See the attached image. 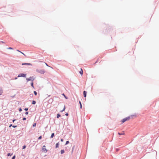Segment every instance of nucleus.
Segmentation results:
<instances>
[{
    "label": "nucleus",
    "instance_id": "4c0bfd02",
    "mask_svg": "<svg viewBox=\"0 0 159 159\" xmlns=\"http://www.w3.org/2000/svg\"><path fill=\"white\" fill-rule=\"evenodd\" d=\"M12 126V125L11 124L9 126V127H10L11 126Z\"/></svg>",
    "mask_w": 159,
    "mask_h": 159
},
{
    "label": "nucleus",
    "instance_id": "4be33fe9",
    "mask_svg": "<svg viewBox=\"0 0 159 159\" xmlns=\"http://www.w3.org/2000/svg\"><path fill=\"white\" fill-rule=\"evenodd\" d=\"M34 94H35V95H37V93L36 91H34Z\"/></svg>",
    "mask_w": 159,
    "mask_h": 159
},
{
    "label": "nucleus",
    "instance_id": "7c9ffc66",
    "mask_svg": "<svg viewBox=\"0 0 159 159\" xmlns=\"http://www.w3.org/2000/svg\"><path fill=\"white\" fill-rule=\"evenodd\" d=\"M62 95H63L64 96V97H65L66 99H67V98H66V96L64 95V93H63V94H62Z\"/></svg>",
    "mask_w": 159,
    "mask_h": 159
},
{
    "label": "nucleus",
    "instance_id": "a19ab883",
    "mask_svg": "<svg viewBox=\"0 0 159 159\" xmlns=\"http://www.w3.org/2000/svg\"><path fill=\"white\" fill-rule=\"evenodd\" d=\"M17 79V78H15V79Z\"/></svg>",
    "mask_w": 159,
    "mask_h": 159
},
{
    "label": "nucleus",
    "instance_id": "cd10ccee",
    "mask_svg": "<svg viewBox=\"0 0 159 159\" xmlns=\"http://www.w3.org/2000/svg\"><path fill=\"white\" fill-rule=\"evenodd\" d=\"M15 156L14 155V156H13L12 158V159H15Z\"/></svg>",
    "mask_w": 159,
    "mask_h": 159
},
{
    "label": "nucleus",
    "instance_id": "2f4dec72",
    "mask_svg": "<svg viewBox=\"0 0 159 159\" xmlns=\"http://www.w3.org/2000/svg\"><path fill=\"white\" fill-rule=\"evenodd\" d=\"M25 114L26 115H28V112H26L25 113Z\"/></svg>",
    "mask_w": 159,
    "mask_h": 159
},
{
    "label": "nucleus",
    "instance_id": "bb28decb",
    "mask_svg": "<svg viewBox=\"0 0 159 159\" xmlns=\"http://www.w3.org/2000/svg\"><path fill=\"white\" fill-rule=\"evenodd\" d=\"M36 125V124L35 123L33 125V127H35Z\"/></svg>",
    "mask_w": 159,
    "mask_h": 159
},
{
    "label": "nucleus",
    "instance_id": "72a5a7b5",
    "mask_svg": "<svg viewBox=\"0 0 159 159\" xmlns=\"http://www.w3.org/2000/svg\"><path fill=\"white\" fill-rule=\"evenodd\" d=\"M45 63V64H46V65L47 66H49L47 64V63Z\"/></svg>",
    "mask_w": 159,
    "mask_h": 159
},
{
    "label": "nucleus",
    "instance_id": "ddd939ff",
    "mask_svg": "<svg viewBox=\"0 0 159 159\" xmlns=\"http://www.w3.org/2000/svg\"><path fill=\"white\" fill-rule=\"evenodd\" d=\"M65 109H66L65 106V105H64V108H63V110L61 111V112H63V111H64L65 110Z\"/></svg>",
    "mask_w": 159,
    "mask_h": 159
},
{
    "label": "nucleus",
    "instance_id": "58836bf2",
    "mask_svg": "<svg viewBox=\"0 0 159 159\" xmlns=\"http://www.w3.org/2000/svg\"><path fill=\"white\" fill-rule=\"evenodd\" d=\"M15 120H13V122H14Z\"/></svg>",
    "mask_w": 159,
    "mask_h": 159
},
{
    "label": "nucleus",
    "instance_id": "e433bc0d",
    "mask_svg": "<svg viewBox=\"0 0 159 159\" xmlns=\"http://www.w3.org/2000/svg\"><path fill=\"white\" fill-rule=\"evenodd\" d=\"M65 115L66 116H68V113H66L65 114Z\"/></svg>",
    "mask_w": 159,
    "mask_h": 159
},
{
    "label": "nucleus",
    "instance_id": "9d476101",
    "mask_svg": "<svg viewBox=\"0 0 159 159\" xmlns=\"http://www.w3.org/2000/svg\"><path fill=\"white\" fill-rule=\"evenodd\" d=\"M59 143H57L56 144V148H58L59 147Z\"/></svg>",
    "mask_w": 159,
    "mask_h": 159
},
{
    "label": "nucleus",
    "instance_id": "0eeeda50",
    "mask_svg": "<svg viewBox=\"0 0 159 159\" xmlns=\"http://www.w3.org/2000/svg\"><path fill=\"white\" fill-rule=\"evenodd\" d=\"M86 93H87V92L86 91H84L83 94H84V97H86Z\"/></svg>",
    "mask_w": 159,
    "mask_h": 159
},
{
    "label": "nucleus",
    "instance_id": "a211bd4d",
    "mask_svg": "<svg viewBox=\"0 0 159 159\" xmlns=\"http://www.w3.org/2000/svg\"><path fill=\"white\" fill-rule=\"evenodd\" d=\"M61 116V115L60 114H58L57 115V118H58Z\"/></svg>",
    "mask_w": 159,
    "mask_h": 159
},
{
    "label": "nucleus",
    "instance_id": "ea45409f",
    "mask_svg": "<svg viewBox=\"0 0 159 159\" xmlns=\"http://www.w3.org/2000/svg\"><path fill=\"white\" fill-rule=\"evenodd\" d=\"M2 43H4V42H2Z\"/></svg>",
    "mask_w": 159,
    "mask_h": 159
},
{
    "label": "nucleus",
    "instance_id": "20e7f679",
    "mask_svg": "<svg viewBox=\"0 0 159 159\" xmlns=\"http://www.w3.org/2000/svg\"><path fill=\"white\" fill-rule=\"evenodd\" d=\"M26 74H20L18 76V77H25L26 76Z\"/></svg>",
    "mask_w": 159,
    "mask_h": 159
},
{
    "label": "nucleus",
    "instance_id": "c9c22d12",
    "mask_svg": "<svg viewBox=\"0 0 159 159\" xmlns=\"http://www.w3.org/2000/svg\"><path fill=\"white\" fill-rule=\"evenodd\" d=\"M61 142H63V139H61Z\"/></svg>",
    "mask_w": 159,
    "mask_h": 159
},
{
    "label": "nucleus",
    "instance_id": "f3484780",
    "mask_svg": "<svg viewBox=\"0 0 159 159\" xmlns=\"http://www.w3.org/2000/svg\"><path fill=\"white\" fill-rule=\"evenodd\" d=\"M16 51H18V52H20L22 54H23L24 55H25V54L23 53L22 52H20V51H19L18 50H17Z\"/></svg>",
    "mask_w": 159,
    "mask_h": 159
},
{
    "label": "nucleus",
    "instance_id": "7ed1b4c3",
    "mask_svg": "<svg viewBox=\"0 0 159 159\" xmlns=\"http://www.w3.org/2000/svg\"><path fill=\"white\" fill-rule=\"evenodd\" d=\"M36 71L37 72L40 73L41 74H43L45 72L44 70H37Z\"/></svg>",
    "mask_w": 159,
    "mask_h": 159
},
{
    "label": "nucleus",
    "instance_id": "423d86ee",
    "mask_svg": "<svg viewBox=\"0 0 159 159\" xmlns=\"http://www.w3.org/2000/svg\"><path fill=\"white\" fill-rule=\"evenodd\" d=\"M22 65H30L31 66H32V64L31 63H22Z\"/></svg>",
    "mask_w": 159,
    "mask_h": 159
},
{
    "label": "nucleus",
    "instance_id": "c85d7f7f",
    "mask_svg": "<svg viewBox=\"0 0 159 159\" xmlns=\"http://www.w3.org/2000/svg\"><path fill=\"white\" fill-rule=\"evenodd\" d=\"M26 120V118L25 117H24L23 118V120Z\"/></svg>",
    "mask_w": 159,
    "mask_h": 159
},
{
    "label": "nucleus",
    "instance_id": "f257e3e1",
    "mask_svg": "<svg viewBox=\"0 0 159 159\" xmlns=\"http://www.w3.org/2000/svg\"><path fill=\"white\" fill-rule=\"evenodd\" d=\"M130 119V116H128L127 117L121 120V122L122 123H124L126 121H128Z\"/></svg>",
    "mask_w": 159,
    "mask_h": 159
},
{
    "label": "nucleus",
    "instance_id": "f8f14e48",
    "mask_svg": "<svg viewBox=\"0 0 159 159\" xmlns=\"http://www.w3.org/2000/svg\"><path fill=\"white\" fill-rule=\"evenodd\" d=\"M3 93V90L2 89H1L0 90V95H2Z\"/></svg>",
    "mask_w": 159,
    "mask_h": 159
},
{
    "label": "nucleus",
    "instance_id": "dca6fc26",
    "mask_svg": "<svg viewBox=\"0 0 159 159\" xmlns=\"http://www.w3.org/2000/svg\"><path fill=\"white\" fill-rule=\"evenodd\" d=\"M79 103L80 104V108L81 109L82 108V105L81 102L80 101H79Z\"/></svg>",
    "mask_w": 159,
    "mask_h": 159
},
{
    "label": "nucleus",
    "instance_id": "4468645a",
    "mask_svg": "<svg viewBox=\"0 0 159 159\" xmlns=\"http://www.w3.org/2000/svg\"><path fill=\"white\" fill-rule=\"evenodd\" d=\"M54 133H52L51 135V138H52L53 137V136H54Z\"/></svg>",
    "mask_w": 159,
    "mask_h": 159
},
{
    "label": "nucleus",
    "instance_id": "f03ea898",
    "mask_svg": "<svg viewBox=\"0 0 159 159\" xmlns=\"http://www.w3.org/2000/svg\"><path fill=\"white\" fill-rule=\"evenodd\" d=\"M35 78L33 76L30 77V78H28L26 79V80L27 81H32V82L34 80Z\"/></svg>",
    "mask_w": 159,
    "mask_h": 159
},
{
    "label": "nucleus",
    "instance_id": "c756f323",
    "mask_svg": "<svg viewBox=\"0 0 159 159\" xmlns=\"http://www.w3.org/2000/svg\"><path fill=\"white\" fill-rule=\"evenodd\" d=\"M12 127L13 128H15L16 127H17V126L16 125H13V126H12Z\"/></svg>",
    "mask_w": 159,
    "mask_h": 159
},
{
    "label": "nucleus",
    "instance_id": "9b49d317",
    "mask_svg": "<svg viewBox=\"0 0 159 159\" xmlns=\"http://www.w3.org/2000/svg\"><path fill=\"white\" fill-rule=\"evenodd\" d=\"M61 154H62L64 153V150H61Z\"/></svg>",
    "mask_w": 159,
    "mask_h": 159
},
{
    "label": "nucleus",
    "instance_id": "393cba45",
    "mask_svg": "<svg viewBox=\"0 0 159 159\" xmlns=\"http://www.w3.org/2000/svg\"><path fill=\"white\" fill-rule=\"evenodd\" d=\"M7 49H13L12 48H11V47L8 48H7Z\"/></svg>",
    "mask_w": 159,
    "mask_h": 159
},
{
    "label": "nucleus",
    "instance_id": "6e6552de",
    "mask_svg": "<svg viewBox=\"0 0 159 159\" xmlns=\"http://www.w3.org/2000/svg\"><path fill=\"white\" fill-rule=\"evenodd\" d=\"M80 74L82 75L83 74V71L82 68L80 69V70L79 71Z\"/></svg>",
    "mask_w": 159,
    "mask_h": 159
},
{
    "label": "nucleus",
    "instance_id": "2eb2a0df",
    "mask_svg": "<svg viewBox=\"0 0 159 159\" xmlns=\"http://www.w3.org/2000/svg\"><path fill=\"white\" fill-rule=\"evenodd\" d=\"M33 84H34V83H33V82H32L31 83V86H32V87L33 88H34V85H33Z\"/></svg>",
    "mask_w": 159,
    "mask_h": 159
},
{
    "label": "nucleus",
    "instance_id": "b1692460",
    "mask_svg": "<svg viewBox=\"0 0 159 159\" xmlns=\"http://www.w3.org/2000/svg\"><path fill=\"white\" fill-rule=\"evenodd\" d=\"M41 138H42V136H40L39 137V138H38V139H41Z\"/></svg>",
    "mask_w": 159,
    "mask_h": 159
},
{
    "label": "nucleus",
    "instance_id": "aec40b11",
    "mask_svg": "<svg viewBox=\"0 0 159 159\" xmlns=\"http://www.w3.org/2000/svg\"><path fill=\"white\" fill-rule=\"evenodd\" d=\"M36 103V102L35 101H32V104H35Z\"/></svg>",
    "mask_w": 159,
    "mask_h": 159
},
{
    "label": "nucleus",
    "instance_id": "473e14b6",
    "mask_svg": "<svg viewBox=\"0 0 159 159\" xmlns=\"http://www.w3.org/2000/svg\"><path fill=\"white\" fill-rule=\"evenodd\" d=\"M25 110L26 111H27L28 110V108H25Z\"/></svg>",
    "mask_w": 159,
    "mask_h": 159
},
{
    "label": "nucleus",
    "instance_id": "1a4fd4ad",
    "mask_svg": "<svg viewBox=\"0 0 159 159\" xmlns=\"http://www.w3.org/2000/svg\"><path fill=\"white\" fill-rule=\"evenodd\" d=\"M118 134H119L120 135H124L125 134V133H124V131H123L122 132V133H118Z\"/></svg>",
    "mask_w": 159,
    "mask_h": 159
},
{
    "label": "nucleus",
    "instance_id": "412c9836",
    "mask_svg": "<svg viewBox=\"0 0 159 159\" xmlns=\"http://www.w3.org/2000/svg\"><path fill=\"white\" fill-rule=\"evenodd\" d=\"M12 155V154H11L10 153H8L7 154V156H11Z\"/></svg>",
    "mask_w": 159,
    "mask_h": 159
},
{
    "label": "nucleus",
    "instance_id": "5701e85b",
    "mask_svg": "<svg viewBox=\"0 0 159 159\" xmlns=\"http://www.w3.org/2000/svg\"><path fill=\"white\" fill-rule=\"evenodd\" d=\"M69 143V141H66V145H67V144H68V143Z\"/></svg>",
    "mask_w": 159,
    "mask_h": 159
},
{
    "label": "nucleus",
    "instance_id": "f704fd0d",
    "mask_svg": "<svg viewBox=\"0 0 159 159\" xmlns=\"http://www.w3.org/2000/svg\"><path fill=\"white\" fill-rule=\"evenodd\" d=\"M19 110L20 111H22V110L21 108H20Z\"/></svg>",
    "mask_w": 159,
    "mask_h": 159
},
{
    "label": "nucleus",
    "instance_id": "a878e982",
    "mask_svg": "<svg viewBox=\"0 0 159 159\" xmlns=\"http://www.w3.org/2000/svg\"><path fill=\"white\" fill-rule=\"evenodd\" d=\"M25 148H26V146L24 145L23 147V149H24Z\"/></svg>",
    "mask_w": 159,
    "mask_h": 159
},
{
    "label": "nucleus",
    "instance_id": "6ab92c4d",
    "mask_svg": "<svg viewBox=\"0 0 159 159\" xmlns=\"http://www.w3.org/2000/svg\"><path fill=\"white\" fill-rule=\"evenodd\" d=\"M131 116L132 117H133L134 116L136 117V116L135 115H132Z\"/></svg>",
    "mask_w": 159,
    "mask_h": 159
},
{
    "label": "nucleus",
    "instance_id": "39448f33",
    "mask_svg": "<svg viewBox=\"0 0 159 159\" xmlns=\"http://www.w3.org/2000/svg\"><path fill=\"white\" fill-rule=\"evenodd\" d=\"M42 150L43 152H47V150L45 148V146H43V147Z\"/></svg>",
    "mask_w": 159,
    "mask_h": 159
}]
</instances>
